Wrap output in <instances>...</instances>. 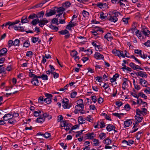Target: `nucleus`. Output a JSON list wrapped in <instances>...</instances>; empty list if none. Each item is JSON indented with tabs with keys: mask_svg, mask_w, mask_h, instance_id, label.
<instances>
[{
	"mask_svg": "<svg viewBox=\"0 0 150 150\" xmlns=\"http://www.w3.org/2000/svg\"><path fill=\"white\" fill-rule=\"evenodd\" d=\"M52 74L53 75V77L55 79L57 78L59 76V74L56 72H52Z\"/></svg>",
	"mask_w": 150,
	"mask_h": 150,
	"instance_id": "nucleus-53",
	"label": "nucleus"
},
{
	"mask_svg": "<svg viewBox=\"0 0 150 150\" xmlns=\"http://www.w3.org/2000/svg\"><path fill=\"white\" fill-rule=\"evenodd\" d=\"M137 27V23H133L132 24V28H131V30L132 31V33L134 32V30L136 29V28Z\"/></svg>",
	"mask_w": 150,
	"mask_h": 150,
	"instance_id": "nucleus-21",
	"label": "nucleus"
},
{
	"mask_svg": "<svg viewBox=\"0 0 150 150\" xmlns=\"http://www.w3.org/2000/svg\"><path fill=\"white\" fill-rule=\"evenodd\" d=\"M8 46L10 47L13 45V41L12 40H9L8 42Z\"/></svg>",
	"mask_w": 150,
	"mask_h": 150,
	"instance_id": "nucleus-55",
	"label": "nucleus"
},
{
	"mask_svg": "<svg viewBox=\"0 0 150 150\" xmlns=\"http://www.w3.org/2000/svg\"><path fill=\"white\" fill-rule=\"evenodd\" d=\"M11 115L9 113H8L7 114H6L4 116V117H3V118L4 119V120L5 121H7L10 118H8V117H10Z\"/></svg>",
	"mask_w": 150,
	"mask_h": 150,
	"instance_id": "nucleus-24",
	"label": "nucleus"
},
{
	"mask_svg": "<svg viewBox=\"0 0 150 150\" xmlns=\"http://www.w3.org/2000/svg\"><path fill=\"white\" fill-rule=\"evenodd\" d=\"M96 6L100 8H102L104 7V4L102 3H98L96 4Z\"/></svg>",
	"mask_w": 150,
	"mask_h": 150,
	"instance_id": "nucleus-59",
	"label": "nucleus"
},
{
	"mask_svg": "<svg viewBox=\"0 0 150 150\" xmlns=\"http://www.w3.org/2000/svg\"><path fill=\"white\" fill-rule=\"evenodd\" d=\"M135 120L138 121V122H142V120L143 119L142 117H138L137 116H135Z\"/></svg>",
	"mask_w": 150,
	"mask_h": 150,
	"instance_id": "nucleus-52",
	"label": "nucleus"
},
{
	"mask_svg": "<svg viewBox=\"0 0 150 150\" xmlns=\"http://www.w3.org/2000/svg\"><path fill=\"white\" fill-rule=\"evenodd\" d=\"M142 52V50H139L138 49L135 50H134L135 53L138 54H139L140 55L141 54Z\"/></svg>",
	"mask_w": 150,
	"mask_h": 150,
	"instance_id": "nucleus-61",
	"label": "nucleus"
},
{
	"mask_svg": "<svg viewBox=\"0 0 150 150\" xmlns=\"http://www.w3.org/2000/svg\"><path fill=\"white\" fill-rule=\"evenodd\" d=\"M94 134L93 133H91L86 134H85V135L86 136V138L88 139H92L93 137V136L92 135Z\"/></svg>",
	"mask_w": 150,
	"mask_h": 150,
	"instance_id": "nucleus-25",
	"label": "nucleus"
},
{
	"mask_svg": "<svg viewBox=\"0 0 150 150\" xmlns=\"http://www.w3.org/2000/svg\"><path fill=\"white\" fill-rule=\"evenodd\" d=\"M106 134L103 132L101 133L99 137L100 139H103L106 137Z\"/></svg>",
	"mask_w": 150,
	"mask_h": 150,
	"instance_id": "nucleus-34",
	"label": "nucleus"
},
{
	"mask_svg": "<svg viewBox=\"0 0 150 150\" xmlns=\"http://www.w3.org/2000/svg\"><path fill=\"white\" fill-rule=\"evenodd\" d=\"M20 42V40L17 39H16L13 41V45L19 46V43Z\"/></svg>",
	"mask_w": 150,
	"mask_h": 150,
	"instance_id": "nucleus-29",
	"label": "nucleus"
},
{
	"mask_svg": "<svg viewBox=\"0 0 150 150\" xmlns=\"http://www.w3.org/2000/svg\"><path fill=\"white\" fill-rule=\"evenodd\" d=\"M87 121L89 122H93V119L90 115H88L86 119Z\"/></svg>",
	"mask_w": 150,
	"mask_h": 150,
	"instance_id": "nucleus-39",
	"label": "nucleus"
},
{
	"mask_svg": "<svg viewBox=\"0 0 150 150\" xmlns=\"http://www.w3.org/2000/svg\"><path fill=\"white\" fill-rule=\"evenodd\" d=\"M78 54L77 51L75 50H73L72 51L70 54V55L72 57H75Z\"/></svg>",
	"mask_w": 150,
	"mask_h": 150,
	"instance_id": "nucleus-40",
	"label": "nucleus"
},
{
	"mask_svg": "<svg viewBox=\"0 0 150 150\" xmlns=\"http://www.w3.org/2000/svg\"><path fill=\"white\" fill-rule=\"evenodd\" d=\"M62 100V106L64 108L68 109L71 107V105L69 104V100L65 98L64 100L63 99Z\"/></svg>",
	"mask_w": 150,
	"mask_h": 150,
	"instance_id": "nucleus-3",
	"label": "nucleus"
},
{
	"mask_svg": "<svg viewBox=\"0 0 150 150\" xmlns=\"http://www.w3.org/2000/svg\"><path fill=\"white\" fill-rule=\"evenodd\" d=\"M52 98H46L44 99V101L47 104H49L51 103L52 102Z\"/></svg>",
	"mask_w": 150,
	"mask_h": 150,
	"instance_id": "nucleus-22",
	"label": "nucleus"
},
{
	"mask_svg": "<svg viewBox=\"0 0 150 150\" xmlns=\"http://www.w3.org/2000/svg\"><path fill=\"white\" fill-rule=\"evenodd\" d=\"M124 108L128 111H129L131 108L129 105L128 104L125 105Z\"/></svg>",
	"mask_w": 150,
	"mask_h": 150,
	"instance_id": "nucleus-57",
	"label": "nucleus"
},
{
	"mask_svg": "<svg viewBox=\"0 0 150 150\" xmlns=\"http://www.w3.org/2000/svg\"><path fill=\"white\" fill-rule=\"evenodd\" d=\"M52 23L54 24H58V19L57 18H53L52 21Z\"/></svg>",
	"mask_w": 150,
	"mask_h": 150,
	"instance_id": "nucleus-47",
	"label": "nucleus"
},
{
	"mask_svg": "<svg viewBox=\"0 0 150 150\" xmlns=\"http://www.w3.org/2000/svg\"><path fill=\"white\" fill-rule=\"evenodd\" d=\"M16 122V120L13 119L12 117H11L8 120V123L12 124L14 123H15Z\"/></svg>",
	"mask_w": 150,
	"mask_h": 150,
	"instance_id": "nucleus-33",
	"label": "nucleus"
},
{
	"mask_svg": "<svg viewBox=\"0 0 150 150\" xmlns=\"http://www.w3.org/2000/svg\"><path fill=\"white\" fill-rule=\"evenodd\" d=\"M94 57L97 59H103L104 58V56L98 52H96L94 55Z\"/></svg>",
	"mask_w": 150,
	"mask_h": 150,
	"instance_id": "nucleus-11",
	"label": "nucleus"
},
{
	"mask_svg": "<svg viewBox=\"0 0 150 150\" xmlns=\"http://www.w3.org/2000/svg\"><path fill=\"white\" fill-rule=\"evenodd\" d=\"M104 38L108 41L112 40L113 39L111 34L109 33H108L104 36Z\"/></svg>",
	"mask_w": 150,
	"mask_h": 150,
	"instance_id": "nucleus-12",
	"label": "nucleus"
},
{
	"mask_svg": "<svg viewBox=\"0 0 150 150\" xmlns=\"http://www.w3.org/2000/svg\"><path fill=\"white\" fill-rule=\"evenodd\" d=\"M41 23L39 25L41 27H42L44 25H45L48 22V21L46 18H43L41 20Z\"/></svg>",
	"mask_w": 150,
	"mask_h": 150,
	"instance_id": "nucleus-15",
	"label": "nucleus"
},
{
	"mask_svg": "<svg viewBox=\"0 0 150 150\" xmlns=\"http://www.w3.org/2000/svg\"><path fill=\"white\" fill-rule=\"evenodd\" d=\"M63 123H64V125H61V126L62 127H66V128L65 129L66 130H69L70 129V127H72V125L71 123H68L66 121H63Z\"/></svg>",
	"mask_w": 150,
	"mask_h": 150,
	"instance_id": "nucleus-7",
	"label": "nucleus"
},
{
	"mask_svg": "<svg viewBox=\"0 0 150 150\" xmlns=\"http://www.w3.org/2000/svg\"><path fill=\"white\" fill-rule=\"evenodd\" d=\"M138 95H139V96H141L142 97L144 98L145 99H147V96L142 92L139 93Z\"/></svg>",
	"mask_w": 150,
	"mask_h": 150,
	"instance_id": "nucleus-37",
	"label": "nucleus"
},
{
	"mask_svg": "<svg viewBox=\"0 0 150 150\" xmlns=\"http://www.w3.org/2000/svg\"><path fill=\"white\" fill-rule=\"evenodd\" d=\"M8 50L6 48H3L0 50V52L2 54L3 56L5 55L7 53Z\"/></svg>",
	"mask_w": 150,
	"mask_h": 150,
	"instance_id": "nucleus-23",
	"label": "nucleus"
},
{
	"mask_svg": "<svg viewBox=\"0 0 150 150\" xmlns=\"http://www.w3.org/2000/svg\"><path fill=\"white\" fill-rule=\"evenodd\" d=\"M54 8L56 11H57V13H60L61 12L64 11L65 10V9L64 8L63 6L59 7H54Z\"/></svg>",
	"mask_w": 150,
	"mask_h": 150,
	"instance_id": "nucleus-13",
	"label": "nucleus"
},
{
	"mask_svg": "<svg viewBox=\"0 0 150 150\" xmlns=\"http://www.w3.org/2000/svg\"><path fill=\"white\" fill-rule=\"evenodd\" d=\"M131 57L134 59L136 61L138 62V63H139L140 64H141L142 63L138 59H137V58H136L134 55H132L131 56Z\"/></svg>",
	"mask_w": 150,
	"mask_h": 150,
	"instance_id": "nucleus-46",
	"label": "nucleus"
},
{
	"mask_svg": "<svg viewBox=\"0 0 150 150\" xmlns=\"http://www.w3.org/2000/svg\"><path fill=\"white\" fill-rule=\"evenodd\" d=\"M107 19L110 21L114 23L116 22L118 20L117 17L114 16L110 13L107 14Z\"/></svg>",
	"mask_w": 150,
	"mask_h": 150,
	"instance_id": "nucleus-2",
	"label": "nucleus"
},
{
	"mask_svg": "<svg viewBox=\"0 0 150 150\" xmlns=\"http://www.w3.org/2000/svg\"><path fill=\"white\" fill-rule=\"evenodd\" d=\"M104 13L103 12H101L100 14V18L102 19H105L107 18V16H104Z\"/></svg>",
	"mask_w": 150,
	"mask_h": 150,
	"instance_id": "nucleus-45",
	"label": "nucleus"
},
{
	"mask_svg": "<svg viewBox=\"0 0 150 150\" xmlns=\"http://www.w3.org/2000/svg\"><path fill=\"white\" fill-rule=\"evenodd\" d=\"M71 4V3L69 1H67L65 3H63L62 4V6L64 7L67 8L69 7Z\"/></svg>",
	"mask_w": 150,
	"mask_h": 150,
	"instance_id": "nucleus-27",
	"label": "nucleus"
},
{
	"mask_svg": "<svg viewBox=\"0 0 150 150\" xmlns=\"http://www.w3.org/2000/svg\"><path fill=\"white\" fill-rule=\"evenodd\" d=\"M143 82L144 83L143 85H142V86L144 87H146L148 84L147 81L144 79H143Z\"/></svg>",
	"mask_w": 150,
	"mask_h": 150,
	"instance_id": "nucleus-62",
	"label": "nucleus"
},
{
	"mask_svg": "<svg viewBox=\"0 0 150 150\" xmlns=\"http://www.w3.org/2000/svg\"><path fill=\"white\" fill-rule=\"evenodd\" d=\"M116 105L117 106V108H119L121 106L123 105L122 103L121 102L117 101L116 102Z\"/></svg>",
	"mask_w": 150,
	"mask_h": 150,
	"instance_id": "nucleus-51",
	"label": "nucleus"
},
{
	"mask_svg": "<svg viewBox=\"0 0 150 150\" xmlns=\"http://www.w3.org/2000/svg\"><path fill=\"white\" fill-rule=\"evenodd\" d=\"M58 33L61 35H64L69 33V31L67 30H64L60 31H59Z\"/></svg>",
	"mask_w": 150,
	"mask_h": 150,
	"instance_id": "nucleus-28",
	"label": "nucleus"
},
{
	"mask_svg": "<svg viewBox=\"0 0 150 150\" xmlns=\"http://www.w3.org/2000/svg\"><path fill=\"white\" fill-rule=\"evenodd\" d=\"M144 44L147 47L150 46V40H148L147 42H145Z\"/></svg>",
	"mask_w": 150,
	"mask_h": 150,
	"instance_id": "nucleus-64",
	"label": "nucleus"
},
{
	"mask_svg": "<svg viewBox=\"0 0 150 150\" xmlns=\"http://www.w3.org/2000/svg\"><path fill=\"white\" fill-rule=\"evenodd\" d=\"M56 13V10L54 8V9H51L50 11H46V13L45 14V16L46 17H49L54 15Z\"/></svg>",
	"mask_w": 150,
	"mask_h": 150,
	"instance_id": "nucleus-8",
	"label": "nucleus"
},
{
	"mask_svg": "<svg viewBox=\"0 0 150 150\" xmlns=\"http://www.w3.org/2000/svg\"><path fill=\"white\" fill-rule=\"evenodd\" d=\"M42 80H48V76L47 75H45L44 74H43L42 75Z\"/></svg>",
	"mask_w": 150,
	"mask_h": 150,
	"instance_id": "nucleus-50",
	"label": "nucleus"
},
{
	"mask_svg": "<svg viewBox=\"0 0 150 150\" xmlns=\"http://www.w3.org/2000/svg\"><path fill=\"white\" fill-rule=\"evenodd\" d=\"M44 98L42 96H40L38 99V102L39 103H42V102L44 101Z\"/></svg>",
	"mask_w": 150,
	"mask_h": 150,
	"instance_id": "nucleus-58",
	"label": "nucleus"
},
{
	"mask_svg": "<svg viewBox=\"0 0 150 150\" xmlns=\"http://www.w3.org/2000/svg\"><path fill=\"white\" fill-rule=\"evenodd\" d=\"M50 136V134L48 132H46L44 134L43 137L46 138H47Z\"/></svg>",
	"mask_w": 150,
	"mask_h": 150,
	"instance_id": "nucleus-60",
	"label": "nucleus"
},
{
	"mask_svg": "<svg viewBox=\"0 0 150 150\" xmlns=\"http://www.w3.org/2000/svg\"><path fill=\"white\" fill-rule=\"evenodd\" d=\"M72 20L69 23V24L67 25L66 28L70 30H71L72 27L75 26L77 25V23H76L72 22Z\"/></svg>",
	"mask_w": 150,
	"mask_h": 150,
	"instance_id": "nucleus-9",
	"label": "nucleus"
},
{
	"mask_svg": "<svg viewBox=\"0 0 150 150\" xmlns=\"http://www.w3.org/2000/svg\"><path fill=\"white\" fill-rule=\"evenodd\" d=\"M44 12L43 11L38 12L36 14V17L37 18L41 17L42 18L44 15Z\"/></svg>",
	"mask_w": 150,
	"mask_h": 150,
	"instance_id": "nucleus-17",
	"label": "nucleus"
},
{
	"mask_svg": "<svg viewBox=\"0 0 150 150\" xmlns=\"http://www.w3.org/2000/svg\"><path fill=\"white\" fill-rule=\"evenodd\" d=\"M36 17V14L35 13H32L30 15L28 16V19H33Z\"/></svg>",
	"mask_w": 150,
	"mask_h": 150,
	"instance_id": "nucleus-43",
	"label": "nucleus"
},
{
	"mask_svg": "<svg viewBox=\"0 0 150 150\" xmlns=\"http://www.w3.org/2000/svg\"><path fill=\"white\" fill-rule=\"evenodd\" d=\"M115 128L116 127L114 126L112 124H109L106 127V129L108 131L110 132L113 130V129H115Z\"/></svg>",
	"mask_w": 150,
	"mask_h": 150,
	"instance_id": "nucleus-14",
	"label": "nucleus"
},
{
	"mask_svg": "<svg viewBox=\"0 0 150 150\" xmlns=\"http://www.w3.org/2000/svg\"><path fill=\"white\" fill-rule=\"evenodd\" d=\"M84 131V130H82L81 131L76 132V133H77V134L76 135V137H77L79 136V135H80Z\"/></svg>",
	"mask_w": 150,
	"mask_h": 150,
	"instance_id": "nucleus-56",
	"label": "nucleus"
},
{
	"mask_svg": "<svg viewBox=\"0 0 150 150\" xmlns=\"http://www.w3.org/2000/svg\"><path fill=\"white\" fill-rule=\"evenodd\" d=\"M93 142H94V143L93 144V145L96 146H99V142L98 139H94Z\"/></svg>",
	"mask_w": 150,
	"mask_h": 150,
	"instance_id": "nucleus-38",
	"label": "nucleus"
},
{
	"mask_svg": "<svg viewBox=\"0 0 150 150\" xmlns=\"http://www.w3.org/2000/svg\"><path fill=\"white\" fill-rule=\"evenodd\" d=\"M124 79L125 80V81H124L122 84V88L124 90H125L126 88V85H127V79L124 78Z\"/></svg>",
	"mask_w": 150,
	"mask_h": 150,
	"instance_id": "nucleus-31",
	"label": "nucleus"
},
{
	"mask_svg": "<svg viewBox=\"0 0 150 150\" xmlns=\"http://www.w3.org/2000/svg\"><path fill=\"white\" fill-rule=\"evenodd\" d=\"M134 74L137 76H140L142 78H146L148 75L145 72L138 71L137 72H135Z\"/></svg>",
	"mask_w": 150,
	"mask_h": 150,
	"instance_id": "nucleus-5",
	"label": "nucleus"
},
{
	"mask_svg": "<svg viewBox=\"0 0 150 150\" xmlns=\"http://www.w3.org/2000/svg\"><path fill=\"white\" fill-rule=\"evenodd\" d=\"M31 82L34 85L38 86L39 83V80L36 78V75L32 78L31 80Z\"/></svg>",
	"mask_w": 150,
	"mask_h": 150,
	"instance_id": "nucleus-10",
	"label": "nucleus"
},
{
	"mask_svg": "<svg viewBox=\"0 0 150 150\" xmlns=\"http://www.w3.org/2000/svg\"><path fill=\"white\" fill-rule=\"evenodd\" d=\"M45 120V118L44 117H42V116H40L37 119L35 122H36L41 123L44 122Z\"/></svg>",
	"mask_w": 150,
	"mask_h": 150,
	"instance_id": "nucleus-16",
	"label": "nucleus"
},
{
	"mask_svg": "<svg viewBox=\"0 0 150 150\" xmlns=\"http://www.w3.org/2000/svg\"><path fill=\"white\" fill-rule=\"evenodd\" d=\"M77 94V93L76 91H74L72 92L71 93V98H75L76 95Z\"/></svg>",
	"mask_w": 150,
	"mask_h": 150,
	"instance_id": "nucleus-54",
	"label": "nucleus"
},
{
	"mask_svg": "<svg viewBox=\"0 0 150 150\" xmlns=\"http://www.w3.org/2000/svg\"><path fill=\"white\" fill-rule=\"evenodd\" d=\"M42 117H44L45 119V117H48V119L49 120L50 119L52 118V116L51 115H49L47 113H44L42 114Z\"/></svg>",
	"mask_w": 150,
	"mask_h": 150,
	"instance_id": "nucleus-30",
	"label": "nucleus"
},
{
	"mask_svg": "<svg viewBox=\"0 0 150 150\" xmlns=\"http://www.w3.org/2000/svg\"><path fill=\"white\" fill-rule=\"evenodd\" d=\"M131 120H129L124 122V125L125 127H128L132 124Z\"/></svg>",
	"mask_w": 150,
	"mask_h": 150,
	"instance_id": "nucleus-18",
	"label": "nucleus"
},
{
	"mask_svg": "<svg viewBox=\"0 0 150 150\" xmlns=\"http://www.w3.org/2000/svg\"><path fill=\"white\" fill-rule=\"evenodd\" d=\"M29 40H27L23 44V47H28L30 45V43L29 42Z\"/></svg>",
	"mask_w": 150,
	"mask_h": 150,
	"instance_id": "nucleus-36",
	"label": "nucleus"
},
{
	"mask_svg": "<svg viewBox=\"0 0 150 150\" xmlns=\"http://www.w3.org/2000/svg\"><path fill=\"white\" fill-rule=\"evenodd\" d=\"M141 32L143 33V34H144V35L145 36H148V35L150 34V31L148 30V28H144L142 29V30L141 31V32H139V33L138 34V35H137L139 38L142 37V39L144 38V36H143V35H142Z\"/></svg>",
	"mask_w": 150,
	"mask_h": 150,
	"instance_id": "nucleus-1",
	"label": "nucleus"
},
{
	"mask_svg": "<svg viewBox=\"0 0 150 150\" xmlns=\"http://www.w3.org/2000/svg\"><path fill=\"white\" fill-rule=\"evenodd\" d=\"M110 13L114 16H115L116 17L118 16V14H120L119 12H116L115 11H114L112 12H110Z\"/></svg>",
	"mask_w": 150,
	"mask_h": 150,
	"instance_id": "nucleus-44",
	"label": "nucleus"
},
{
	"mask_svg": "<svg viewBox=\"0 0 150 150\" xmlns=\"http://www.w3.org/2000/svg\"><path fill=\"white\" fill-rule=\"evenodd\" d=\"M33 54V52L31 51H28L27 52L26 56L27 57H29Z\"/></svg>",
	"mask_w": 150,
	"mask_h": 150,
	"instance_id": "nucleus-63",
	"label": "nucleus"
},
{
	"mask_svg": "<svg viewBox=\"0 0 150 150\" xmlns=\"http://www.w3.org/2000/svg\"><path fill=\"white\" fill-rule=\"evenodd\" d=\"M82 14L84 17L86 18L88 17L89 15V13L87 11L83 10L82 13Z\"/></svg>",
	"mask_w": 150,
	"mask_h": 150,
	"instance_id": "nucleus-26",
	"label": "nucleus"
},
{
	"mask_svg": "<svg viewBox=\"0 0 150 150\" xmlns=\"http://www.w3.org/2000/svg\"><path fill=\"white\" fill-rule=\"evenodd\" d=\"M65 13H64V14L63 15V17L64 18V19L63 20H60L59 21V23L60 24H63L65 23V20L66 18H65Z\"/></svg>",
	"mask_w": 150,
	"mask_h": 150,
	"instance_id": "nucleus-49",
	"label": "nucleus"
},
{
	"mask_svg": "<svg viewBox=\"0 0 150 150\" xmlns=\"http://www.w3.org/2000/svg\"><path fill=\"white\" fill-rule=\"evenodd\" d=\"M112 52L113 54H115V56H117L119 57H122L123 58H124L125 57V54H123V51L114 50H112Z\"/></svg>",
	"mask_w": 150,
	"mask_h": 150,
	"instance_id": "nucleus-4",
	"label": "nucleus"
},
{
	"mask_svg": "<svg viewBox=\"0 0 150 150\" xmlns=\"http://www.w3.org/2000/svg\"><path fill=\"white\" fill-rule=\"evenodd\" d=\"M32 42L33 43H35L39 40V38H36L35 37H32L31 38Z\"/></svg>",
	"mask_w": 150,
	"mask_h": 150,
	"instance_id": "nucleus-41",
	"label": "nucleus"
},
{
	"mask_svg": "<svg viewBox=\"0 0 150 150\" xmlns=\"http://www.w3.org/2000/svg\"><path fill=\"white\" fill-rule=\"evenodd\" d=\"M43 5L41 3H39L38 4H37L35 5L33 7V8H37L40 7L41 8L42 7Z\"/></svg>",
	"mask_w": 150,
	"mask_h": 150,
	"instance_id": "nucleus-48",
	"label": "nucleus"
},
{
	"mask_svg": "<svg viewBox=\"0 0 150 150\" xmlns=\"http://www.w3.org/2000/svg\"><path fill=\"white\" fill-rule=\"evenodd\" d=\"M103 143L106 145H109L111 144L112 142L108 137H107L103 140Z\"/></svg>",
	"mask_w": 150,
	"mask_h": 150,
	"instance_id": "nucleus-19",
	"label": "nucleus"
},
{
	"mask_svg": "<svg viewBox=\"0 0 150 150\" xmlns=\"http://www.w3.org/2000/svg\"><path fill=\"white\" fill-rule=\"evenodd\" d=\"M129 66L132 67L134 70H137L139 69L141 70H143V69L142 68L139 66L136 65L134 63L131 62L129 64Z\"/></svg>",
	"mask_w": 150,
	"mask_h": 150,
	"instance_id": "nucleus-6",
	"label": "nucleus"
},
{
	"mask_svg": "<svg viewBox=\"0 0 150 150\" xmlns=\"http://www.w3.org/2000/svg\"><path fill=\"white\" fill-rule=\"evenodd\" d=\"M29 22V21L27 18L26 16H24L21 18V22L22 23H27Z\"/></svg>",
	"mask_w": 150,
	"mask_h": 150,
	"instance_id": "nucleus-20",
	"label": "nucleus"
},
{
	"mask_svg": "<svg viewBox=\"0 0 150 150\" xmlns=\"http://www.w3.org/2000/svg\"><path fill=\"white\" fill-rule=\"evenodd\" d=\"M79 124H82L85 122V120H84L82 117H79Z\"/></svg>",
	"mask_w": 150,
	"mask_h": 150,
	"instance_id": "nucleus-32",
	"label": "nucleus"
},
{
	"mask_svg": "<svg viewBox=\"0 0 150 150\" xmlns=\"http://www.w3.org/2000/svg\"><path fill=\"white\" fill-rule=\"evenodd\" d=\"M91 98L92 101L95 103L97 101V97L96 96H92Z\"/></svg>",
	"mask_w": 150,
	"mask_h": 150,
	"instance_id": "nucleus-42",
	"label": "nucleus"
},
{
	"mask_svg": "<svg viewBox=\"0 0 150 150\" xmlns=\"http://www.w3.org/2000/svg\"><path fill=\"white\" fill-rule=\"evenodd\" d=\"M122 143L123 144L122 146L124 147H126L127 145H130L129 144H128V142L126 140H123Z\"/></svg>",
	"mask_w": 150,
	"mask_h": 150,
	"instance_id": "nucleus-35",
	"label": "nucleus"
}]
</instances>
